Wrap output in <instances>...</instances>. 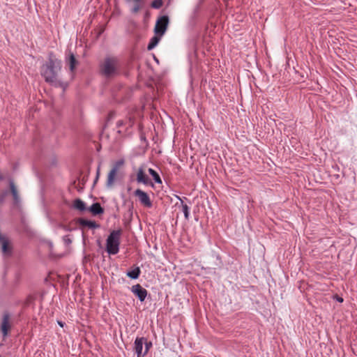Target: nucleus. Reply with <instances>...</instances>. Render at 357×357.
Here are the masks:
<instances>
[{
	"mask_svg": "<svg viewBox=\"0 0 357 357\" xmlns=\"http://www.w3.org/2000/svg\"><path fill=\"white\" fill-rule=\"evenodd\" d=\"M73 207L79 211H84L86 210L85 203L80 199H76L74 201Z\"/></svg>",
	"mask_w": 357,
	"mask_h": 357,
	"instance_id": "nucleus-17",
	"label": "nucleus"
},
{
	"mask_svg": "<svg viewBox=\"0 0 357 357\" xmlns=\"http://www.w3.org/2000/svg\"><path fill=\"white\" fill-rule=\"evenodd\" d=\"M144 355H146L149 349L152 347V342H148L147 340L145 338V343L144 344Z\"/></svg>",
	"mask_w": 357,
	"mask_h": 357,
	"instance_id": "nucleus-23",
	"label": "nucleus"
},
{
	"mask_svg": "<svg viewBox=\"0 0 357 357\" xmlns=\"http://www.w3.org/2000/svg\"><path fill=\"white\" fill-rule=\"evenodd\" d=\"M67 242L70 243V242H71V241H70V239H68V240H67Z\"/></svg>",
	"mask_w": 357,
	"mask_h": 357,
	"instance_id": "nucleus-28",
	"label": "nucleus"
},
{
	"mask_svg": "<svg viewBox=\"0 0 357 357\" xmlns=\"http://www.w3.org/2000/svg\"><path fill=\"white\" fill-rule=\"evenodd\" d=\"M10 315L8 313H4L2 318V321L1 324V332L2 333V335L3 337H6L8 335V331L10 328Z\"/></svg>",
	"mask_w": 357,
	"mask_h": 357,
	"instance_id": "nucleus-8",
	"label": "nucleus"
},
{
	"mask_svg": "<svg viewBox=\"0 0 357 357\" xmlns=\"http://www.w3.org/2000/svg\"><path fill=\"white\" fill-rule=\"evenodd\" d=\"M77 222L81 227H88L89 229H98L100 227V225L95 221L88 220L84 218H79Z\"/></svg>",
	"mask_w": 357,
	"mask_h": 357,
	"instance_id": "nucleus-10",
	"label": "nucleus"
},
{
	"mask_svg": "<svg viewBox=\"0 0 357 357\" xmlns=\"http://www.w3.org/2000/svg\"><path fill=\"white\" fill-rule=\"evenodd\" d=\"M141 273L140 268L139 267H136L135 269L128 271L126 275L131 279H137Z\"/></svg>",
	"mask_w": 357,
	"mask_h": 357,
	"instance_id": "nucleus-18",
	"label": "nucleus"
},
{
	"mask_svg": "<svg viewBox=\"0 0 357 357\" xmlns=\"http://www.w3.org/2000/svg\"><path fill=\"white\" fill-rule=\"evenodd\" d=\"M162 36L155 34V36L151 38L150 42L147 46L148 50H151L155 48L160 42Z\"/></svg>",
	"mask_w": 357,
	"mask_h": 357,
	"instance_id": "nucleus-15",
	"label": "nucleus"
},
{
	"mask_svg": "<svg viewBox=\"0 0 357 357\" xmlns=\"http://www.w3.org/2000/svg\"><path fill=\"white\" fill-rule=\"evenodd\" d=\"M100 169V165H98V169H97L96 177L95 178L94 183H96L98 179V178H99Z\"/></svg>",
	"mask_w": 357,
	"mask_h": 357,
	"instance_id": "nucleus-24",
	"label": "nucleus"
},
{
	"mask_svg": "<svg viewBox=\"0 0 357 357\" xmlns=\"http://www.w3.org/2000/svg\"><path fill=\"white\" fill-rule=\"evenodd\" d=\"M119 70L120 64L116 57H107L100 64V73L107 79L117 76Z\"/></svg>",
	"mask_w": 357,
	"mask_h": 357,
	"instance_id": "nucleus-2",
	"label": "nucleus"
},
{
	"mask_svg": "<svg viewBox=\"0 0 357 357\" xmlns=\"http://www.w3.org/2000/svg\"><path fill=\"white\" fill-rule=\"evenodd\" d=\"M182 211L184 213L185 218L186 220H188L190 213H189V207L188 206L187 204H182Z\"/></svg>",
	"mask_w": 357,
	"mask_h": 357,
	"instance_id": "nucleus-22",
	"label": "nucleus"
},
{
	"mask_svg": "<svg viewBox=\"0 0 357 357\" xmlns=\"http://www.w3.org/2000/svg\"><path fill=\"white\" fill-rule=\"evenodd\" d=\"M117 125H118L119 126H121V125H122V122H121V121H119V122L117 123Z\"/></svg>",
	"mask_w": 357,
	"mask_h": 357,
	"instance_id": "nucleus-26",
	"label": "nucleus"
},
{
	"mask_svg": "<svg viewBox=\"0 0 357 357\" xmlns=\"http://www.w3.org/2000/svg\"><path fill=\"white\" fill-rule=\"evenodd\" d=\"M124 162L125 161L123 159L119 160L118 161L115 162L111 169H115L116 172H118L120 167L124 165Z\"/></svg>",
	"mask_w": 357,
	"mask_h": 357,
	"instance_id": "nucleus-20",
	"label": "nucleus"
},
{
	"mask_svg": "<svg viewBox=\"0 0 357 357\" xmlns=\"http://www.w3.org/2000/svg\"><path fill=\"white\" fill-rule=\"evenodd\" d=\"M169 23V20L168 16L162 15L158 17L154 27L155 34L163 36L167 29Z\"/></svg>",
	"mask_w": 357,
	"mask_h": 357,
	"instance_id": "nucleus-4",
	"label": "nucleus"
},
{
	"mask_svg": "<svg viewBox=\"0 0 357 357\" xmlns=\"http://www.w3.org/2000/svg\"><path fill=\"white\" fill-rule=\"evenodd\" d=\"M145 343L144 337H137L134 343V350L137 354V357H144V344Z\"/></svg>",
	"mask_w": 357,
	"mask_h": 357,
	"instance_id": "nucleus-9",
	"label": "nucleus"
},
{
	"mask_svg": "<svg viewBox=\"0 0 357 357\" xmlns=\"http://www.w3.org/2000/svg\"><path fill=\"white\" fill-rule=\"evenodd\" d=\"M66 61L71 72L75 69V67L78 63V61L75 59V55L71 52L69 53L68 57L66 58Z\"/></svg>",
	"mask_w": 357,
	"mask_h": 357,
	"instance_id": "nucleus-13",
	"label": "nucleus"
},
{
	"mask_svg": "<svg viewBox=\"0 0 357 357\" xmlns=\"http://www.w3.org/2000/svg\"><path fill=\"white\" fill-rule=\"evenodd\" d=\"M134 195L139 199L140 203L142 205H144V206H146L149 208L152 206V203L151 202L149 196L144 191H143L140 189H137L135 191Z\"/></svg>",
	"mask_w": 357,
	"mask_h": 357,
	"instance_id": "nucleus-5",
	"label": "nucleus"
},
{
	"mask_svg": "<svg viewBox=\"0 0 357 357\" xmlns=\"http://www.w3.org/2000/svg\"><path fill=\"white\" fill-rule=\"evenodd\" d=\"M131 291L139 298L140 301H144L147 296V291L139 284L133 285L131 287Z\"/></svg>",
	"mask_w": 357,
	"mask_h": 357,
	"instance_id": "nucleus-6",
	"label": "nucleus"
},
{
	"mask_svg": "<svg viewBox=\"0 0 357 357\" xmlns=\"http://www.w3.org/2000/svg\"><path fill=\"white\" fill-rule=\"evenodd\" d=\"M162 6V0H153L151 3V7L158 9Z\"/></svg>",
	"mask_w": 357,
	"mask_h": 357,
	"instance_id": "nucleus-21",
	"label": "nucleus"
},
{
	"mask_svg": "<svg viewBox=\"0 0 357 357\" xmlns=\"http://www.w3.org/2000/svg\"><path fill=\"white\" fill-rule=\"evenodd\" d=\"M58 323H59V324L61 326H63V324H62V322L59 321Z\"/></svg>",
	"mask_w": 357,
	"mask_h": 357,
	"instance_id": "nucleus-27",
	"label": "nucleus"
},
{
	"mask_svg": "<svg viewBox=\"0 0 357 357\" xmlns=\"http://www.w3.org/2000/svg\"><path fill=\"white\" fill-rule=\"evenodd\" d=\"M117 174V172L115 171V169H111L107 175V187H112L114 183L116 175Z\"/></svg>",
	"mask_w": 357,
	"mask_h": 357,
	"instance_id": "nucleus-16",
	"label": "nucleus"
},
{
	"mask_svg": "<svg viewBox=\"0 0 357 357\" xmlns=\"http://www.w3.org/2000/svg\"><path fill=\"white\" fill-rule=\"evenodd\" d=\"M136 180L139 183L153 186V183L149 179V176L145 174L142 167H139L137 170Z\"/></svg>",
	"mask_w": 357,
	"mask_h": 357,
	"instance_id": "nucleus-7",
	"label": "nucleus"
},
{
	"mask_svg": "<svg viewBox=\"0 0 357 357\" xmlns=\"http://www.w3.org/2000/svg\"><path fill=\"white\" fill-rule=\"evenodd\" d=\"M61 61L50 54L49 61L42 67L41 75L45 78V82L56 87H61L65 89L67 84L59 77V73L61 71Z\"/></svg>",
	"mask_w": 357,
	"mask_h": 357,
	"instance_id": "nucleus-1",
	"label": "nucleus"
},
{
	"mask_svg": "<svg viewBox=\"0 0 357 357\" xmlns=\"http://www.w3.org/2000/svg\"><path fill=\"white\" fill-rule=\"evenodd\" d=\"M9 185H10V192L13 197L14 204L15 205H18L20 202V197L17 187L15 186V183L13 182V180L9 181Z\"/></svg>",
	"mask_w": 357,
	"mask_h": 357,
	"instance_id": "nucleus-11",
	"label": "nucleus"
},
{
	"mask_svg": "<svg viewBox=\"0 0 357 357\" xmlns=\"http://www.w3.org/2000/svg\"><path fill=\"white\" fill-rule=\"evenodd\" d=\"M149 174L153 176V180L157 183H162V180L159 176V174L153 169H149Z\"/></svg>",
	"mask_w": 357,
	"mask_h": 357,
	"instance_id": "nucleus-19",
	"label": "nucleus"
},
{
	"mask_svg": "<svg viewBox=\"0 0 357 357\" xmlns=\"http://www.w3.org/2000/svg\"><path fill=\"white\" fill-rule=\"evenodd\" d=\"M337 301H338L339 302L342 303V302H343V298H342L339 297V298H337Z\"/></svg>",
	"mask_w": 357,
	"mask_h": 357,
	"instance_id": "nucleus-25",
	"label": "nucleus"
},
{
	"mask_svg": "<svg viewBox=\"0 0 357 357\" xmlns=\"http://www.w3.org/2000/svg\"><path fill=\"white\" fill-rule=\"evenodd\" d=\"M122 234L121 229L113 230L107 237L106 250L109 255H116L119 251L120 238Z\"/></svg>",
	"mask_w": 357,
	"mask_h": 357,
	"instance_id": "nucleus-3",
	"label": "nucleus"
},
{
	"mask_svg": "<svg viewBox=\"0 0 357 357\" xmlns=\"http://www.w3.org/2000/svg\"><path fill=\"white\" fill-rule=\"evenodd\" d=\"M126 2L127 3H133V6L131 8L132 13H137L141 10L143 5V0H126Z\"/></svg>",
	"mask_w": 357,
	"mask_h": 357,
	"instance_id": "nucleus-12",
	"label": "nucleus"
},
{
	"mask_svg": "<svg viewBox=\"0 0 357 357\" xmlns=\"http://www.w3.org/2000/svg\"><path fill=\"white\" fill-rule=\"evenodd\" d=\"M89 211L93 215L102 214L104 212V209L102 208L100 204L98 202L93 204L89 208Z\"/></svg>",
	"mask_w": 357,
	"mask_h": 357,
	"instance_id": "nucleus-14",
	"label": "nucleus"
}]
</instances>
